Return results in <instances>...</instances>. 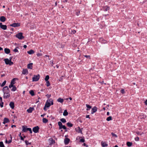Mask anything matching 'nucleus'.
Instances as JSON below:
<instances>
[{
    "instance_id": "052dcab7",
    "label": "nucleus",
    "mask_w": 147,
    "mask_h": 147,
    "mask_svg": "<svg viewBox=\"0 0 147 147\" xmlns=\"http://www.w3.org/2000/svg\"><path fill=\"white\" fill-rule=\"evenodd\" d=\"M11 127H16V126L15 125H11Z\"/></svg>"
},
{
    "instance_id": "8fccbe9b",
    "label": "nucleus",
    "mask_w": 147,
    "mask_h": 147,
    "mask_svg": "<svg viewBox=\"0 0 147 147\" xmlns=\"http://www.w3.org/2000/svg\"><path fill=\"white\" fill-rule=\"evenodd\" d=\"M46 96L48 98H49L51 96V94H47L46 95Z\"/></svg>"
},
{
    "instance_id": "f03ea898",
    "label": "nucleus",
    "mask_w": 147,
    "mask_h": 147,
    "mask_svg": "<svg viewBox=\"0 0 147 147\" xmlns=\"http://www.w3.org/2000/svg\"><path fill=\"white\" fill-rule=\"evenodd\" d=\"M53 104V100L52 99L50 98L47 100L44 108V110H47L46 108L49 107L51 105H52Z\"/></svg>"
},
{
    "instance_id": "b1692460",
    "label": "nucleus",
    "mask_w": 147,
    "mask_h": 147,
    "mask_svg": "<svg viewBox=\"0 0 147 147\" xmlns=\"http://www.w3.org/2000/svg\"><path fill=\"white\" fill-rule=\"evenodd\" d=\"M68 113L66 110H65L63 113V115L64 116H66L68 115Z\"/></svg>"
},
{
    "instance_id": "5701e85b",
    "label": "nucleus",
    "mask_w": 147,
    "mask_h": 147,
    "mask_svg": "<svg viewBox=\"0 0 147 147\" xmlns=\"http://www.w3.org/2000/svg\"><path fill=\"white\" fill-rule=\"evenodd\" d=\"M57 100L58 102H60L61 103H62L64 101L63 99L61 98H59Z\"/></svg>"
},
{
    "instance_id": "9d476101",
    "label": "nucleus",
    "mask_w": 147,
    "mask_h": 147,
    "mask_svg": "<svg viewBox=\"0 0 147 147\" xmlns=\"http://www.w3.org/2000/svg\"><path fill=\"white\" fill-rule=\"evenodd\" d=\"M20 25L19 23H14L10 25V26L14 27L19 26Z\"/></svg>"
},
{
    "instance_id": "0eeeda50",
    "label": "nucleus",
    "mask_w": 147,
    "mask_h": 147,
    "mask_svg": "<svg viewBox=\"0 0 147 147\" xmlns=\"http://www.w3.org/2000/svg\"><path fill=\"white\" fill-rule=\"evenodd\" d=\"M39 128L38 126H36L33 127L32 129L33 131L35 133L38 132Z\"/></svg>"
},
{
    "instance_id": "c756f323",
    "label": "nucleus",
    "mask_w": 147,
    "mask_h": 147,
    "mask_svg": "<svg viewBox=\"0 0 147 147\" xmlns=\"http://www.w3.org/2000/svg\"><path fill=\"white\" fill-rule=\"evenodd\" d=\"M42 121L43 122L45 123H47L48 121V120L45 118H43L42 119Z\"/></svg>"
},
{
    "instance_id": "2f4dec72",
    "label": "nucleus",
    "mask_w": 147,
    "mask_h": 147,
    "mask_svg": "<svg viewBox=\"0 0 147 147\" xmlns=\"http://www.w3.org/2000/svg\"><path fill=\"white\" fill-rule=\"evenodd\" d=\"M58 125L59 126V128H61V127L63 125L62 123L60 121H59L58 122Z\"/></svg>"
},
{
    "instance_id": "de8ad7c7",
    "label": "nucleus",
    "mask_w": 147,
    "mask_h": 147,
    "mask_svg": "<svg viewBox=\"0 0 147 147\" xmlns=\"http://www.w3.org/2000/svg\"><path fill=\"white\" fill-rule=\"evenodd\" d=\"M80 141L82 142H84L85 141V140L84 139H81L80 140Z\"/></svg>"
},
{
    "instance_id": "f257e3e1",
    "label": "nucleus",
    "mask_w": 147,
    "mask_h": 147,
    "mask_svg": "<svg viewBox=\"0 0 147 147\" xmlns=\"http://www.w3.org/2000/svg\"><path fill=\"white\" fill-rule=\"evenodd\" d=\"M3 91L4 93L3 97L5 98H7L10 96L9 90L7 86H5L3 88Z\"/></svg>"
},
{
    "instance_id": "bb28decb",
    "label": "nucleus",
    "mask_w": 147,
    "mask_h": 147,
    "mask_svg": "<svg viewBox=\"0 0 147 147\" xmlns=\"http://www.w3.org/2000/svg\"><path fill=\"white\" fill-rule=\"evenodd\" d=\"M86 107L88 108L86 110L88 111L90 109H91L92 108V107L91 106L89 105H88L87 104H86Z\"/></svg>"
},
{
    "instance_id": "412c9836",
    "label": "nucleus",
    "mask_w": 147,
    "mask_h": 147,
    "mask_svg": "<svg viewBox=\"0 0 147 147\" xmlns=\"http://www.w3.org/2000/svg\"><path fill=\"white\" fill-rule=\"evenodd\" d=\"M28 54L31 55L33 54L34 53V51L32 50H30V51L27 52Z\"/></svg>"
},
{
    "instance_id": "6e6552de",
    "label": "nucleus",
    "mask_w": 147,
    "mask_h": 147,
    "mask_svg": "<svg viewBox=\"0 0 147 147\" xmlns=\"http://www.w3.org/2000/svg\"><path fill=\"white\" fill-rule=\"evenodd\" d=\"M16 79V78H14L11 80L10 84L9 86V88H11L12 87V86L13 85V84H15V82Z\"/></svg>"
},
{
    "instance_id": "ea45409f",
    "label": "nucleus",
    "mask_w": 147,
    "mask_h": 147,
    "mask_svg": "<svg viewBox=\"0 0 147 147\" xmlns=\"http://www.w3.org/2000/svg\"><path fill=\"white\" fill-rule=\"evenodd\" d=\"M25 142L26 145H28V144H31V143L28 142V141L27 140H25Z\"/></svg>"
},
{
    "instance_id": "9b49d317",
    "label": "nucleus",
    "mask_w": 147,
    "mask_h": 147,
    "mask_svg": "<svg viewBox=\"0 0 147 147\" xmlns=\"http://www.w3.org/2000/svg\"><path fill=\"white\" fill-rule=\"evenodd\" d=\"M97 110V108L96 107H94L92 109L91 114H93L94 113H95Z\"/></svg>"
},
{
    "instance_id": "cd10ccee",
    "label": "nucleus",
    "mask_w": 147,
    "mask_h": 147,
    "mask_svg": "<svg viewBox=\"0 0 147 147\" xmlns=\"http://www.w3.org/2000/svg\"><path fill=\"white\" fill-rule=\"evenodd\" d=\"M109 7L108 6H106L105 7H104V9L105 11H107V10H109Z\"/></svg>"
},
{
    "instance_id": "f704fd0d",
    "label": "nucleus",
    "mask_w": 147,
    "mask_h": 147,
    "mask_svg": "<svg viewBox=\"0 0 147 147\" xmlns=\"http://www.w3.org/2000/svg\"><path fill=\"white\" fill-rule=\"evenodd\" d=\"M49 76L47 75L45 77V80L46 81H48V80L49 79Z\"/></svg>"
},
{
    "instance_id": "473e14b6",
    "label": "nucleus",
    "mask_w": 147,
    "mask_h": 147,
    "mask_svg": "<svg viewBox=\"0 0 147 147\" xmlns=\"http://www.w3.org/2000/svg\"><path fill=\"white\" fill-rule=\"evenodd\" d=\"M60 121L61 122L63 123H65L66 122V120L64 118H62L60 119Z\"/></svg>"
},
{
    "instance_id": "6ab92c4d",
    "label": "nucleus",
    "mask_w": 147,
    "mask_h": 147,
    "mask_svg": "<svg viewBox=\"0 0 147 147\" xmlns=\"http://www.w3.org/2000/svg\"><path fill=\"white\" fill-rule=\"evenodd\" d=\"M32 63H30L28 65L27 67L28 69H32Z\"/></svg>"
},
{
    "instance_id": "a18cd8bd",
    "label": "nucleus",
    "mask_w": 147,
    "mask_h": 147,
    "mask_svg": "<svg viewBox=\"0 0 147 147\" xmlns=\"http://www.w3.org/2000/svg\"><path fill=\"white\" fill-rule=\"evenodd\" d=\"M139 138L138 137H137L135 138V140L136 141H138L139 140Z\"/></svg>"
},
{
    "instance_id": "423d86ee",
    "label": "nucleus",
    "mask_w": 147,
    "mask_h": 147,
    "mask_svg": "<svg viewBox=\"0 0 147 147\" xmlns=\"http://www.w3.org/2000/svg\"><path fill=\"white\" fill-rule=\"evenodd\" d=\"M16 37L18 38L19 39L21 40L24 38V37L22 35V33L20 32L16 34Z\"/></svg>"
},
{
    "instance_id": "c03bdc74",
    "label": "nucleus",
    "mask_w": 147,
    "mask_h": 147,
    "mask_svg": "<svg viewBox=\"0 0 147 147\" xmlns=\"http://www.w3.org/2000/svg\"><path fill=\"white\" fill-rule=\"evenodd\" d=\"M17 48H18V47H16V48L15 49H14V50H13V51L14 52H18V49H17Z\"/></svg>"
},
{
    "instance_id": "13d9d810",
    "label": "nucleus",
    "mask_w": 147,
    "mask_h": 147,
    "mask_svg": "<svg viewBox=\"0 0 147 147\" xmlns=\"http://www.w3.org/2000/svg\"><path fill=\"white\" fill-rule=\"evenodd\" d=\"M23 47L24 48H26L27 47V46L26 45H24Z\"/></svg>"
},
{
    "instance_id": "4be33fe9",
    "label": "nucleus",
    "mask_w": 147,
    "mask_h": 147,
    "mask_svg": "<svg viewBox=\"0 0 147 147\" xmlns=\"http://www.w3.org/2000/svg\"><path fill=\"white\" fill-rule=\"evenodd\" d=\"M12 87V88L11 89V90L12 91H15L17 89L16 87L14 85H13Z\"/></svg>"
},
{
    "instance_id": "79ce46f5",
    "label": "nucleus",
    "mask_w": 147,
    "mask_h": 147,
    "mask_svg": "<svg viewBox=\"0 0 147 147\" xmlns=\"http://www.w3.org/2000/svg\"><path fill=\"white\" fill-rule=\"evenodd\" d=\"M10 140H9L8 141V144L10 143L12 141V137H11V135H10Z\"/></svg>"
},
{
    "instance_id": "f3484780",
    "label": "nucleus",
    "mask_w": 147,
    "mask_h": 147,
    "mask_svg": "<svg viewBox=\"0 0 147 147\" xmlns=\"http://www.w3.org/2000/svg\"><path fill=\"white\" fill-rule=\"evenodd\" d=\"M22 73L23 74H28V70L26 69H23L22 71Z\"/></svg>"
},
{
    "instance_id": "4468645a",
    "label": "nucleus",
    "mask_w": 147,
    "mask_h": 147,
    "mask_svg": "<svg viewBox=\"0 0 147 147\" xmlns=\"http://www.w3.org/2000/svg\"><path fill=\"white\" fill-rule=\"evenodd\" d=\"M9 122V119L7 118H5L3 120V123L5 124V123H8Z\"/></svg>"
},
{
    "instance_id": "f8f14e48",
    "label": "nucleus",
    "mask_w": 147,
    "mask_h": 147,
    "mask_svg": "<svg viewBox=\"0 0 147 147\" xmlns=\"http://www.w3.org/2000/svg\"><path fill=\"white\" fill-rule=\"evenodd\" d=\"M70 140L69 138H66L64 141V143L65 144H68Z\"/></svg>"
},
{
    "instance_id": "bf43d9fd",
    "label": "nucleus",
    "mask_w": 147,
    "mask_h": 147,
    "mask_svg": "<svg viewBox=\"0 0 147 147\" xmlns=\"http://www.w3.org/2000/svg\"><path fill=\"white\" fill-rule=\"evenodd\" d=\"M109 115V112H108L107 113V115H108H108Z\"/></svg>"
},
{
    "instance_id": "49530a36",
    "label": "nucleus",
    "mask_w": 147,
    "mask_h": 147,
    "mask_svg": "<svg viewBox=\"0 0 147 147\" xmlns=\"http://www.w3.org/2000/svg\"><path fill=\"white\" fill-rule=\"evenodd\" d=\"M78 128H79V129H78V132L80 133L81 134H82V130L80 129L79 127Z\"/></svg>"
},
{
    "instance_id": "aec40b11",
    "label": "nucleus",
    "mask_w": 147,
    "mask_h": 147,
    "mask_svg": "<svg viewBox=\"0 0 147 147\" xmlns=\"http://www.w3.org/2000/svg\"><path fill=\"white\" fill-rule=\"evenodd\" d=\"M101 145L102 147H106L107 146V144L105 142H101Z\"/></svg>"
},
{
    "instance_id": "39448f33",
    "label": "nucleus",
    "mask_w": 147,
    "mask_h": 147,
    "mask_svg": "<svg viewBox=\"0 0 147 147\" xmlns=\"http://www.w3.org/2000/svg\"><path fill=\"white\" fill-rule=\"evenodd\" d=\"M4 61L6 65H11L13 64V63L11 61V59L9 60L8 59H4Z\"/></svg>"
},
{
    "instance_id": "c85d7f7f",
    "label": "nucleus",
    "mask_w": 147,
    "mask_h": 147,
    "mask_svg": "<svg viewBox=\"0 0 147 147\" xmlns=\"http://www.w3.org/2000/svg\"><path fill=\"white\" fill-rule=\"evenodd\" d=\"M30 94L32 96H33L34 95V92L32 90H31L29 92Z\"/></svg>"
},
{
    "instance_id": "72a5a7b5",
    "label": "nucleus",
    "mask_w": 147,
    "mask_h": 147,
    "mask_svg": "<svg viewBox=\"0 0 147 147\" xmlns=\"http://www.w3.org/2000/svg\"><path fill=\"white\" fill-rule=\"evenodd\" d=\"M0 147H5L4 145L2 142H0Z\"/></svg>"
},
{
    "instance_id": "4d7b16f0",
    "label": "nucleus",
    "mask_w": 147,
    "mask_h": 147,
    "mask_svg": "<svg viewBox=\"0 0 147 147\" xmlns=\"http://www.w3.org/2000/svg\"><path fill=\"white\" fill-rule=\"evenodd\" d=\"M50 62H51L52 65L53 66V61L52 60Z\"/></svg>"
},
{
    "instance_id": "69168bd1",
    "label": "nucleus",
    "mask_w": 147,
    "mask_h": 147,
    "mask_svg": "<svg viewBox=\"0 0 147 147\" xmlns=\"http://www.w3.org/2000/svg\"><path fill=\"white\" fill-rule=\"evenodd\" d=\"M136 133L138 135L140 134V132H137ZM140 135H141V134H140Z\"/></svg>"
},
{
    "instance_id": "603ef678",
    "label": "nucleus",
    "mask_w": 147,
    "mask_h": 147,
    "mask_svg": "<svg viewBox=\"0 0 147 147\" xmlns=\"http://www.w3.org/2000/svg\"><path fill=\"white\" fill-rule=\"evenodd\" d=\"M42 55V54L41 53H38L37 54V55L38 56H41Z\"/></svg>"
},
{
    "instance_id": "1a4fd4ad",
    "label": "nucleus",
    "mask_w": 147,
    "mask_h": 147,
    "mask_svg": "<svg viewBox=\"0 0 147 147\" xmlns=\"http://www.w3.org/2000/svg\"><path fill=\"white\" fill-rule=\"evenodd\" d=\"M0 27L2 29L5 30L7 29V26L6 25H3L2 23H0Z\"/></svg>"
},
{
    "instance_id": "774afa93",
    "label": "nucleus",
    "mask_w": 147,
    "mask_h": 147,
    "mask_svg": "<svg viewBox=\"0 0 147 147\" xmlns=\"http://www.w3.org/2000/svg\"><path fill=\"white\" fill-rule=\"evenodd\" d=\"M19 137H21V136H21V133H20V134H19Z\"/></svg>"
},
{
    "instance_id": "338daca9",
    "label": "nucleus",
    "mask_w": 147,
    "mask_h": 147,
    "mask_svg": "<svg viewBox=\"0 0 147 147\" xmlns=\"http://www.w3.org/2000/svg\"><path fill=\"white\" fill-rule=\"evenodd\" d=\"M145 103L146 105H147V100H146L145 102Z\"/></svg>"
},
{
    "instance_id": "a211bd4d",
    "label": "nucleus",
    "mask_w": 147,
    "mask_h": 147,
    "mask_svg": "<svg viewBox=\"0 0 147 147\" xmlns=\"http://www.w3.org/2000/svg\"><path fill=\"white\" fill-rule=\"evenodd\" d=\"M4 51L5 53L8 54L10 53V50L9 49L5 48L4 49Z\"/></svg>"
},
{
    "instance_id": "09e8293b",
    "label": "nucleus",
    "mask_w": 147,
    "mask_h": 147,
    "mask_svg": "<svg viewBox=\"0 0 147 147\" xmlns=\"http://www.w3.org/2000/svg\"><path fill=\"white\" fill-rule=\"evenodd\" d=\"M84 56L85 57H86V58L90 59V56L89 55H84Z\"/></svg>"
},
{
    "instance_id": "58836bf2",
    "label": "nucleus",
    "mask_w": 147,
    "mask_h": 147,
    "mask_svg": "<svg viewBox=\"0 0 147 147\" xmlns=\"http://www.w3.org/2000/svg\"><path fill=\"white\" fill-rule=\"evenodd\" d=\"M111 135H112V136L113 137H115V138H117V136L116 134H114V133H111Z\"/></svg>"
},
{
    "instance_id": "2eb2a0df",
    "label": "nucleus",
    "mask_w": 147,
    "mask_h": 147,
    "mask_svg": "<svg viewBox=\"0 0 147 147\" xmlns=\"http://www.w3.org/2000/svg\"><path fill=\"white\" fill-rule=\"evenodd\" d=\"M6 18L4 16H2L0 17V20L2 22H4L5 21Z\"/></svg>"
},
{
    "instance_id": "e2e57ef3",
    "label": "nucleus",
    "mask_w": 147,
    "mask_h": 147,
    "mask_svg": "<svg viewBox=\"0 0 147 147\" xmlns=\"http://www.w3.org/2000/svg\"><path fill=\"white\" fill-rule=\"evenodd\" d=\"M0 100H1V102H2V99L1 97H0Z\"/></svg>"
},
{
    "instance_id": "5fc2aeb1",
    "label": "nucleus",
    "mask_w": 147,
    "mask_h": 147,
    "mask_svg": "<svg viewBox=\"0 0 147 147\" xmlns=\"http://www.w3.org/2000/svg\"><path fill=\"white\" fill-rule=\"evenodd\" d=\"M20 138L21 140H24V138L22 136H21Z\"/></svg>"
},
{
    "instance_id": "c9c22d12",
    "label": "nucleus",
    "mask_w": 147,
    "mask_h": 147,
    "mask_svg": "<svg viewBox=\"0 0 147 147\" xmlns=\"http://www.w3.org/2000/svg\"><path fill=\"white\" fill-rule=\"evenodd\" d=\"M55 143V141L53 139H51V140L50 144H54Z\"/></svg>"
},
{
    "instance_id": "a878e982",
    "label": "nucleus",
    "mask_w": 147,
    "mask_h": 147,
    "mask_svg": "<svg viewBox=\"0 0 147 147\" xmlns=\"http://www.w3.org/2000/svg\"><path fill=\"white\" fill-rule=\"evenodd\" d=\"M67 125L68 127H71L73 126V124L70 122H68L67 123Z\"/></svg>"
},
{
    "instance_id": "37998d69",
    "label": "nucleus",
    "mask_w": 147,
    "mask_h": 147,
    "mask_svg": "<svg viewBox=\"0 0 147 147\" xmlns=\"http://www.w3.org/2000/svg\"><path fill=\"white\" fill-rule=\"evenodd\" d=\"M120 91H121V92L123 94H124L125 92L124 90L123 89H121Z\"/></svg>"
},
{
    "instance_id": "393cba45",
    "label": "nucleus",
    "mask_w": 147,
    "mask_h": 147,
    "mask_svg": "<svg viewBox=\"0 0 147 147\" xmlns=\"http://www.w3.org/2000/svg\"><path fill=\"white\" fill-rule=\"evenodd\" d=\"M126 144L128 146L130 147L132 146V143L131 142H127Z\"/></svg>"
},
{
    "instance_id": "680f3d73",
    "label": "nucleus",
    "mask_w": 147,
    "mask_h": 147,
    "mask_svg": "<svg viewBox=\"0 0 147 147\" xmlns=\"http://www.w3.org/2000/svg\"><path fill=\"white\" fill-rule=\"evenodd\" d=\"M45 114H43V115H41V117H43L45 116Z\"/></svg>"
},
{
    "instance_id": "ddd939ff",
    "label": "nucleus",
    "mask_w": 147,
    "mask_h": 147,
    "mask_svg": "<svg viewBox=\"0 0 147 147\" xmlns=\"http://www.w3.org/2000/svg\"><path fill=\"white\" fill-rule=\"evenodd\" d=\"M34 109L33 107H30L29 109H28L27 111L28 113H31L34 110Z\"/></svg>"
},
{
    "instance_id": "3c124183",
    "label": "nucleus",
    "mask_w": 147,
    "mask_h": 147,
    "mask_svg": "<svg viewBox=\"0 0 147 147\" xmlns=\"http://www.w3.org/2000/svg\"><path fill=\"white\" fill-rule=\"evenodd\" d=\"M80 13V11H78L77 12H76V15L78 16L79 15Z\"/></svg>"
},
{
    "instance_id": "20e7f679",
    "label": "nucleus",
    "mask_w": 147,
    "mask_h": 147,
    "mask_svg": "<svg viewBox=\"0 0 147 147\" xmlns=\"http://www.w3.org/2000/svg\"><path fill=\"white\" fill-rule=\"evenodd\" d=\"M40 77V76L39 74H38L37 75H34L32 78V81L36 82L38 81Z\"/></svg>"
},
{
    "instance_id": "dca6fc26",
    "label": "nucleus",
    "mask_w": 147,
    "mask_h": 147,
    "mask_svg": "<svg viewBox=\"0 0 147 147\" xmlns=\"http://www.w3.org/2000/svg\"><path fill=\"white\" fill-rule=\"evenodd\" d=\"M9 105L12 109H13L14 107V103L13 102H10Z\"/></svg>"
},
{
    "instance_id": "4c0bfd02",
    "label": "nucleus",
    "mask_w": 147,
    "mask_h": 147,
    "mask_svg": "<svg viewBox=\"0 0 147 147\" xmlns=\"http://www.w3.org/2000/svg\"><path fill=\"white\" fill-rule=\"evenodd\" d=\"M6 83V81L5 80L3 82V83H2V84H1V87L5 85Z\"/></svg>"
},
{
    "instance_id": "e433bc0d",
    "label": "nucleus",
    "mask_w": 147,
    "mask_h": 147,
    "mask_svg": "<svg viewBox=\"0 0 147 147\" xmlns=\"http://www.w3.org/2000/svg\"><path fill=\"white\" fill-rule=\"evenodd\" d=\"M61 128H59V129H66V127L64 125H63L61 127Z\"/></svg>"
},
{
    "instance_id": "7c9ffc66",
    "label": "nucleus",
    "mask_w": 147,
    "mask_h": 147,
    "mask_svg": "<svg viewBox=\"0 0 147 147\" xmlns=\"http://www.w3.org/2000/svg\"><path fill=\"white\" fill-rule=\"evenodd\" d=\"M112 119V118L111 116H109L106 119V120L108 121L111 120Z\"/></svg>"
},
{
    "instance_id": "a19ab883",
    "label": "nucleus",
    "mask_w": 147,
    "mask_h": 147,
    "mask_svg": "<svg viewBox=\"0 0 147 147\" xmlns=\"http://www.w3.org/2000/svg\"><path fill=\"white\" fill-rule=\"evenodd\" d=\"M46 81V85L47 86H49L50 85V83L49 81Z\"/></svg>"
},
{
    "instance_id": "0e129e2a",
    "label": "nucleus",
    "mask_w": 147,
    "mask_h": 147,
    "mask_svg": "<svg viewBox=\"0 0 147 147\" xmlns=\"http://www.w3.org/2000/svg\"><path fill=\"white\" fill-rule=\"evenodd\" d=\"M73 33L74 34L76 32V31L75 30H74L73 32Z\"/></svg>"
},
{
    "instance_id": "7ed1b4c3",
    "label": "nucleus",
    "mask_w": 147,
    "mask_h": 147,
    "mask_svg": "<svg viewBox=\"0 0 147 147\" xmlns=\"http://www.w3.org/2000/svg\"><path fill=\"white\" fill-rule=\"evenodd\" d=\"M22 131L24 132H26L27 131H29L30 134H32V131L31 129L30 128H27L26 127V126H23L22 127Z\"/></svg>"
},
{
    "instance_id": "864d4df0",
    "label": "nucleus",
    "mask_w": 147,
    "mask_h": 147,
    "mask_svg": "<svg viewBox=\"0 0 147 147\" xmlns=\"http://www.w3.org/2000/svg\"><path fill=\"white\" fill-rule=\"evenodd\" d=\"M3 102H2L0 104V106H1V107H3Z\"/></svg>"
},
{
    "instance_id": "6e6d98bb",
    "label": "nucleus",
    "mask_w": 147,
    "mask_h": 147,
    "mask_svg": "<svg viewBox=\"0 0 147 147\" xmlns=\"http://www.w3.org/2000/svg\"><path fill=\"white\" fill-rule=\"evenodd\" d=\"M90 117V116L89 115H87L86 116V118H90V117Z\"/></svg>"
}]
</instances>
